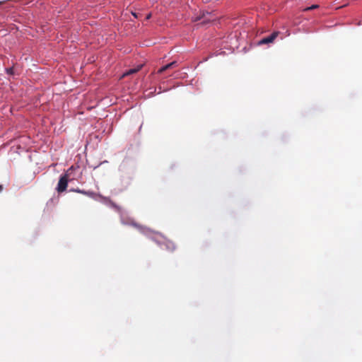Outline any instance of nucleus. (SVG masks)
I'll return each mask as SVG.
<instances>
[{
    "label": "nucleus",
    "instance_id": "obj_10",
    "mask_svg": "<svg viewBox=\"0 0 362 362\" xmlns=\"http://www.w3.org/2000/svg\"><path fill=\"white\" fill-rule=\"evenodd\" d=\"M170 64L171 65V66H173V68L177 66V62L176 61L172 62L170 63Z\"/></svg>",
    "mask_w": 362,
    "mask_h": 362
},
{
    "label": "nucleus",
    "instance_id": "obj_5",
    "mask_svg": "<svg viewBox=\"0 0 362 362\" xmlns=\"http://www.w3.org/2000/svg\"><path fill=\"white\" fill-rule=\"evenodd\" d=\"M172 68H173V66H171V65L169 63V64L162 66L160 69H159L158 71V74H163L166 70H168L169 69H172Z\"/></svg>",
    "mask_w": 362,
    "mask_h": 362
},
{
    "label": "nucleus",
    "instance_id": "obj_13",
    "mask_svg": "<svg viewBox=\"0 0 362 362\" xmlns=\"http://www.w3.org/2000/svg\"><path fill=\"white\" fill-rule=\"evenodd\" d=\"M71 191L80 193L81 189H71Z\"/></svg>",
    "mask_w": 362,
    "mask_h": 362
},
{
    "label": "nucleus",
    "instance_id": "obj_7",
    "mask_svg": "<svg viewBox=\"0 0 362 362\" xmlns=\"http://www.w3.org/2000/svg\"><path fill=\"white\" fill-rule=\"evenodd\" d=\"M80 194H85V195H87L88 197H93L95 193L93 192H86V191H84V190H81L80 191Z\"/></svg>",
    "mask_w": 362,
    "mask_h": 362
},
{
    "label": "nucleus",
    "instance_id": "obj_8",
    "mask_svg": "<svg viewBox=\"0 0 362 362\" xmlns=\"http://www.w3.org/2000/svg\"><path fill=\"white\" fill-rule=\"evenodd\" d=\"M317 7H318V5L315 4V5H313L311 6H310V7H308V8H305V11L313 10V9L316 8Z\"/></svg>",
    "mask_w": 362,
    "mask_h": 362
},
{
    "label": "nucleus",
    "instance_id": "obj_4",
    "mask_svg": "<svg viewBox=\"0 0 362 362\" xmlns=\"http://www.w3.org/2000/svg\"><path fill=\"white\" fill-rule=\"evenodd\" d=\"M141 67H142V65H139V66H137L136 68L129 69V71H127V72L123 74L122 77H124V76H129L130 74L136 73L137 71H139L141 69Z\"/></svg>",
    "mask_w": 362,
    "mask_h": 362
},
{
    "label": "nucleus",
    "instance_id": "obj_3",
    "mask_svg": "<svg viewBox=\"0 0 362 362\" xmlns=\"http://www.w3.org/2000/svg\"><path fill=\"white\" fill-rule=\"evenodd\" d=\"M279 35V32H274L269 36L262 38L259 42L258 45H264L269 44L274 42V40Z\"/></svg>",
    "mask_w": 362,
    "mask_h": 362
},
{
    "label": "nucleus",
    "instance_id": "obj_14",
    "mask_svg": "<svg viewBox=\"0 0 362 362\" xmlns=\"http://www.w3.org/2000/svg\"><path fill=\"white\" fill-rule=\"evenodd\" d=\"M151 17V13H148L146 16V20H148L150 19Z\"/></svg>",
    "mask_w": 362,
    "mask_h": 362
},
{
    "label": "nucleus",
    "instance_id": "obj_1",
    "mask_svg": "<svg viewBox=\"0 0 362 362\" xmlns=\"http://www.w3.org/2000/svg\"><path fill=\"white\" fill-rule=\"evenodd\" d=\"M72 169H73V166H71L70 168H69V170H67V173L66 174H64L60 177L59 180L58 182L57 189H56L59 193H62L66 189L67 185H68V182H69L68 173L70 170H71Z\"/></svg>",
    "mask_w": 362,
    "mask_h": 362
},
{
    "label": "nucleus",
    "instance_id": "obj_16",
    "mask_svg": "<svg viewBox=\"0 0 362 362\" xmlns=\"http://www.w3.org/2000/svg\"><path fill=\"white\" fill-rule=\"evenodd\" d=\"M1 4V2L0 1V4Z\"/></svg>",
    "mask_w": 362,
    "mask_h": 362
},
{
    "label": "nucleus",
    "instance_id": "obj_12",
    "mask_svg": "<svg viewBox=\"0 0 362 362\" xmlns=\"http://www.w3.org/2000/svg\"><path fill=\"white\" fill-rule=\"evenodd\" d=\"M132 15H133L135 18H139V13H134V12H132Z\"/></svg>",
    "mask_w": 362,
    "mask_h": 362
},
{
    "label": "nucleus",
    "instance_id": "obj_2",
    "mask_svg": "<svg viewBox=\"0 0 362 362\" xmlns=\"http://www.w3.org/2000/svg\"><path fill=\"white\" fill-rule=\"evenodd\" d=\"M99 197L102 202L104 203L105 204L110 206L119 213L122 211V207L116 204L110 198L104 197L103 195H99Z\"/></svg>",
    "mask_w": 362,
    "mask_h": 362
},
{
    "label": "nucleus",
    "instance_id": "obj_15",
    "mask_svg": "<svg viewBox=\"0 0 362 362\" xmlns=\"http://www.w3.org/2000/svg\"><path fill=\"white\" fill-rule=\"evenodd\" d=\"M3 185H0V192H1L3 191Z\"/></svg>",
    "mask_w": 362,
    "mask_h": 362
},
{
    "label": "nucleus",
    "instance_id": "obj_11",
    "mask_svg": "<svg viewBox=\"0 0 362 362\" xmlns=\"http://www.w3.org/2000/svg\"><path fill=\"white\" fill-rule=\"evenodd\" d=\"M6 71H7L8 74H13V68L7 69Z\"/></svg>",
    "mask_w": 362,
    "mask_h": 362
},
{
    "label": "nucleus",
    "instance_id": "obj_9",
    "mask_svg": "<svg viewBox=\"0 0 362 362\" xmlns=\"http://www.w3.org/2000/svg\"><path fill=\"white\" fill-rule=\"evenodd\" d=\"M204 13H203L202 16H197L193 19V21H198L201 20V18H202L204 17Z\"/></svg>",
    "mask_w": 362,
    "mask_h": 362
},
{
    "label": "nucleus",
    "instance_id": "obj_6",
    "mask_svg": "<svg viewBox=\"0 0 362 362\" xmlns=\"http://www.w3.org/2000/svg\"><path fill=\"white\" fill-rule=\"evenodd\" d=\"M166 247L171 251H173L175 249V246L172 242H168L166 243Z\"/></svg>",
    "mask_w": 362,
    "mask_h": 362
}]
</instances>
